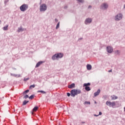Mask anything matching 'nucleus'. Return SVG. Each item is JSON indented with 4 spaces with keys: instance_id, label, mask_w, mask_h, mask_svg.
Returning a JSON list of instances; mask_svg holds the SVG:
<instances>
[{
    "instance_id": "obj_1",
    "label": "nucleus",
    "mask_w": 125,
    "mask_h": 125,
    "mask_svg": "<svg viewBox=\"0 0 125 125\" xmlns=\"http://www.w3.org/2000/svg\"><path fill=\"white\" fill-rule=\"evenodd\" d=\"M64 54L62 53H56L52 56V60L55 61V60H59V59L63 58Z\"/></svg>"
},
{
    "instance_id": "obj_44",
    "label": "nucleus",
    "mask_w": 125,
    "mask_h": 125,
    "mask_svg": "<svg viewBox=\"0 0 125 125\" xmlns=\"http://www.w3.org/2000/svg\"><path fill=\"white\" fill-rule=\"evenodd\" d=\"M0 24H1V21H0Z\"/></svg>"
},
{
    "instance_id": "obj_19",
    "label": "nucleus",
    "mask_w": 125,
    "mask_h": 125,
    "mask_svg": "<svg viewBox=\"0 0 125 125\" xmlns=\"http://www.w3.org/2000/svg\"><path fill=\"white\" fill-rule=\"evenodd\" d=\"M86 67L87 70H91V68H92V66H91V65L90 64H87Z\"/></svg>"
},
{
    "instance_id": "obj_27",
    "label": "nucleus",
    "mask_w": 125,
    "mask_h": 125,
    "mask_svg": "<svg viewBox=\"0 0 125 125\" xmlns=\"http://www.w3.org/2000/svg\"><path fill=\"white\" fill-rule=\"evenodd\" d=\"M115 53L116 54H117V55H120V53H121V51H120V50H117L115 51Z\"/></svg>"
},
{
    "instance_id": "obj_9",
    "label": "nucleus",
    "mask_w": 125,
    "mask_h": 125,
    "mask_svg": "<svg viewBox=\"0 0 125 125\" xmlns=\"http://www.w3.org/2000/svg\"><path fill=\"white\" fill-rule=\"evenodd\" d=\"M106 51L108 53H112L113 52V47L108 46L106 47Z\"/></svg>"
},
{
    "instance_id": "obj_29",
    "label": "nucleus",
    "mask_w": 125,
    "mask_h": 125,
    "mask_svg": "<svg viewBox=\"0 0 125 125\" xmlns=\"http://www.w3.org/2000/svg\"><path fill=\"white\" fill-rule=\"evenodd\" d=\"M60 26V22H59L56 26V30H57V29H58L59 28V27Z\"/></svg>"
},
{
    "instance_id": "obj_2",
    "label": "nucleus",
    "mask_w": 125,
    "mask_h": 125,
    "mask_svg": "<svg viewBox=\"0 0 125 125\" xmlns=\"http://www.w3.org/2000/svg\"><path fill=\"white\" fill-rule=\"evenodd\" d=\"M82 93V91L80 89H72L70 91L71 96L72 97H75L76 95H78V94H80Z\"/></svg>"
},
{
    "instance_id": "obj_39",
    "label": "nucleus",
    "mask_w": 125,
    "mask_h": 125,
    "mask_svg": "<svg viewBox=\"0 0 125 125\" xmlns=\"http://www.w3.org/2000/svg\"><path fill=\"white\" fill-rule=\"evenodd\" d=\"M108 72L109 73L112 72V69H110V70H108Z\"/></svg>"
},
{
    "instance_id": "obj_30",
    "label": "nucleus",
    "mask_w": 125,
    "mask_h": 125,
    "mask_svg": "<svg viewBox=\"0 0 125 125\" xmlns=\"http://www.w3.org/2000/svg\"><path fill=\"white\" fill-rule=\"evenodd\" d=\"M85 104H88V105H90V102L85 101L84 103V104L85 105Z\"/></svg>"
},
{
    "instance_id": "obj_34",
    "label": "nucleus",
    "mask_w": 125,
    "mask_h": 125,
    "mask_svg": "<svg viewBox=\"0 0 125 125\" xmlns=\"http://www.w3.org/2000/svg\"><path fill=\"white\" fill-rule=\"evenodd\" d=\"M67 96L68 97H70V96H71V93H67Z\"/></svg>"
},
{
    "instance_id": "obj_7",
    "label": "nucleus",
    "mask_w": 125,
    "mask_h": 125,
    "mask_svg": "<svg viewBox=\"0 0 125 125\" xmlns=\"http://www.w3.org/2000/svg\"><path fill=\"white\" fill-rule=\"evenodd\" d=\"M92 22V19L90 18H88L85 19L84 21V24H85V25H88L90 24V23H91Z\"/></svg>"
},
{
    "instance_id": "obj_35",
    "label": "nucleus",
    "mask_w": 125,
    "mask_h": 125,
    "mask_svg": "<svg viewBox=\"0 0 125 125\" xmlns=\"http://www.w3.org/2000/svg\"><path fill=\"white\" fill-rule=\"evenodd\" d=\"M101 115H102V112H101V111H100L98 116H101Z\"/></svg>"
},
{
    "instance_id": "obj_26",
    "label": "nucleus",
    "mask_w": 125,
    "mask_h": 125,
    "mask_svg": "<svg viewBox=\"0 0 125 125\" xmlns=\"http://www.w3.org/2000/svg\"><path fill=\"white\" fill-rule=\"evenodd\" d=\"M27 103H29V101H24L22 103V105H26Z\"/></svg>"
},
{
    "instance_id": "obj_12",
    "label": "nucleus",
    "mask_w": 125,
    "mask_h": 125,
    "mask_svg": "<svg viewBox=\"0 0 125 125\" xmlns=\"http://www.w3.org/2000/svg\"><path fill=\"white\" fill-rule=\"evenodd\" d=\"M10 75L12 76V77H15V78H20L21 77L20 74H15L13 73H10Z\"/></svg>"
},
{
    "instance_id": "obj_17",
    "label": "nucleus",
    "mask_w": 125,
    "mask_h": 125,
    "mask_svg": "<svg viewBox=\"0 0 125 125\" xmlns=\"http://www.w3.org/2000/svg\"><path fill=\"white\" fill-rule=\"evenodd\" d=\"M85 89L86 91H90L91 90L90 86H85Z\"/></svg>"
},
{
    "instance_id": "obj_32",
    "label": "nucleus",
    "mask_w": 125,
    "mask_h": 125,
    "mask_svg": "<svg viewBox=\"0 0 125 125\" xmlns=\"http://www.w3.org/2000/svg\"><path fill=\"white\" fill-rule=\"evenodd\" d=\"M29 95H25L24 96V98L25 99H27V98H29Z\"/></svg>"
},
{
    "instance_id": "obj_16",
    "label": "nucleus",
    "mask_w": 125,
    "mask_h": 125,
    "mask_svg": "<svg viewBox=\"0 0 125 125\" xmlns=\"http://www.w3.org/2000/svg\"><path fill=\"white\" fill-rule=\"evenodd\" d=\"M68 88H74L75 87V83H72L68 86Z\"/></svg>"
},
{
    "instance_id": "obj_45",
    "label": "nucleus",
    "mask_w": 125,
    "mask_h": 125,
    "mask_svg": "<svg viewBox=\"0 0 125 125\" xmlns=\"http://www.w3.org/2000/svg\"><path fill=\"white\" fill-rule=\"evenodd\" d=\"M95 104H96V103H96V101H95Z\"/></svg>"
},
{
    "instance_id": "obj_33",
    "label": "nucleus",
    "mask_w": 125,
    "mask_h": 125,
    "mask_svg": "<svg viewBox=\"0 0 125 125\" xmlns=\"http://www.w3.org/2000/svg\"><path fill=\"white\" fill-rule=\"evenodd\" d=\"M9 1V0H4V3L6 4L7 2H8Z\"/></svg>"
},
{
    "instance_id": "obj_40",
    "label": "nucleus",
    "mask_w": 125,
    "mask_h": 125,
    "mask_svg": "<svg viewBox=\"0 0 125 125\" xmlns=\"http://www.w3.org/2000/svg\"><path fill=\"white\" fill-rule=\"evenodd\" d=\"M81 123H82V124H85V122H82Z\"/></svg>"
},
{
    "instance_id": "obj_23",
    "label": "nucleus",
    "mask_w": 125,
    "mask_h": 125,
    "mask_svg": "<svg viewBox=\"0 0 125 125\" xmlns=\"http://www.w3.org/2000/svg\"><path fill=\"white\" fill-rule=\"evenodd\" d=\"M89 85H90V83H84L83 84V86H89Z\"/></svg>"
},
{
    "instance_id": "obj_3",
    "label": "nucleus",
    "mask_w": 125,
    "mask_h": 125,
    "mask_svg": "<svg viewBox=\"0 0 125 125\" xmlns=\"http://www.w3.org/2000/svg\"><path fill=\"white\" fill-rule=\"evenodd\" d=\"M28 8H29V5L27 4H23L20 7L21 11L22 12H25V11L28 10Z\"/></svg>"
},
{
    "instance_id": "obj_8",
    "label": "nucleus",
    "mask_w": 125,
    "mask_h": 125,
    "mask_svg": "<svg viewBox=\"0 0 125 125\" xmlns=\"http://www.w3.org/2000/svg\"><path fill=\"white\" fill-rule=\"evenodd\" d=\"M108 4L107 3H104L101 6V8L102 9L106 10L108 8Z\"/></svg>"
},
{
    "instance_id": "obj_37",
    "label": "nucleus",
    "mask_w": 125,
    "mask_h": 125,
    "mask_svg": "<svg viewBox=\"0 0 125 125\" xmlns=\"http://www.w3.org/2000/svg\"><path fill=\"white\" fill-rule=\"evenodd\" d=\"M55 22H58V20L57 19H55Z\"/></svg>"
},
{
    "instance_id": "obj_14",
    "label": "nucleus",
    "mask_w": 125,
    "mask_h": 125,
    "mask_svg": "<svg viewBox=\"0 0 125 125\" xmlns=\"http://www.w3.org/2000/svg\"><path fill=\"white\" fill-rule=\"evenodd\" d=\"M42 63H43V62L42 61H40V62H39L37 64H36V68H38V67H40V66H41V65H42Z\"/></svg>"
},
{
    "instance_id": "obj_6",
    "label": "nucleus",
    "mask_w": 125,
    "mask_h": 125,
    "mask_svg": "<svg viewBox=\"0 0 125 125\" xmlns=\"http://www.w3.org/2000/svg\"><path fill=\"white\" fill-rule=\"evenodd\" d=\"M106 104L109 107H112V108H115V102H111L110 101H107L106 102Z\"/></svg>"
},
{
    "instance_id": "obj_31",
    "label": "nucleus",
    "mask_w": 125,
    "mask_h": 125,
    "mask_svg": "<svg viewBox=\"0 0 125 125\" xmlns=\"http://www.w3.org/2000/svg\"><path fill=\"white\" fill-rule=\"evenodd\" d=\"M29 80H30V78H24L23 81L27 82V81H29Z\"/></svg>"
},
{
    "instance_id": "obj_41",
    "label": "nucleus",
    "mask_w": 125,
    "mask_h": 125,
    "mask_svg": "<svg viewBox=\"0 0 125 125\" xmlns=\"http://www.w3.org/2000/svg\"><path fill=\"white\" fill-rule=\"evenodd\" d=\"M88 8H91V6L89 5V6H88Z\"/></svg>"
},
{
    "instance_id": "obj_43",
    "label": "nucleus",
    "mask_w": 125,
    "mask_h": 125,
    "mask_svg": "<svg viewBox=\"0 0 125 125\" xmlns=\"http://www.w3.org/2000/svg\"><path fill=\"white\" fill-rule=\"evenodd\" d=\"M13 70H16V68H13Z\"/></svg>"
},
{
    "instance_id": "obj_10",
    "label": "nucleus",
    "mask_w": 125,
    "mask_h": 125,
    "mask_svg": "<svg viewBox=\"0 0 125 125\" xmlns=\"http://www.w3.org/2000/svg\"><path fill=\"white\" fill-rule=\"evenodd\" d=\"M101 91V90L100 89H98L97 92L94 93V97H96V96H98V95H99V94H100Z\"/></svg>"
},
{
    "instance_id": "obj_28",
    "label": "nucleus",
    "mask_w": 125,
    "mask_h": 125,
    "mask_svg": "<svg viewBox=\"0 0 125 125\" xmlns=\"http://www.w3.org/2000/svg\"><path fill=\"white\" fill-rule=\"evenodd\" d=\"M35 97V95H32L30 97H29V99H30L32 100V99H34V98Z\"/></svg>"
},
{
    "instance_id": "obj_21",
    "label": "nucleus",
    "mask_w": 125,
    "mask_h": 125,
    "mask_svg": "<svg viewBox=\"0 0 125 125\" xmlns=\"http://www.w3.org/2000/svg\"><path fill=\"white\" fill-rule=\"evenodd\" d=\"M35 87H36V85L35 84L31 85L29 86V89H33V88H35Z\"/></svg>"
},
{
    "instance_id": "obj_13",
    "label": "nucleus",
    "mask_w": 125,
    "mask_h": 125,
    "mask_svg": "<svg viewBox=\"0 0 125 125\" xmlns=\"http://www.w3.org/2000/svg\"><path fill=\"white\" fill-rule=\"evenodd\" d=\"M115 108H118V107H120L121 106V104L119 102H115Z\"/></svg>"
},
{
    "instance_id": "obj_36",
    "label": "nucleus",
    "mask_w": 125,
    "mask_h": 125,
    "mask_svg": "<svg viewBox=\"0 0 125 125\" xmlns=\"http://www.w3.org/2000/svg\"><path fill=\"white\" fill-rule=\"evenodd\" d=\"M68 8V6L67 5H65L64 6V9H67V8Z\"/></svg>"
},
{
    "instance_id": "obj_42",
    "label": "nucleus",
    "mask_w": 125,
    "mask_h": 125,
    "mask_svg": "<svg viewBox=\"0 0 125 125\" xmlns=\"http://www.w3.org/2000/svg\"><path fill=\"white\" fill-rule=\"evenodd\" d=\"M80 40H83V38H79V41H80Z\"/></svg>"
},
{
    "instance_id": "obj_22",
    "label": "nucleus",
    "mask_w": 125,
    "mask_h": 125,
    "mask_svg": "<svg viewBox=\"0 0 125 125\" xmlns=\"http://www.w3.org/2000/svg\"><path fill=\"white\" fill-rule=\"evenodd\" d=\"M38 93L41 92V93H42L43 94H45L46 93V92L43 91V90H39L37 91Z\"/></svg>"
},
{
    "instance_id": "obj_24",
    "label": "nucleus",
    "mask_w": 125,
    "mask_h": 125,
    "mask_svg": "<svg viewBox=\"0 0 125 125\" xmlns=\"http://www.w3.org/2000/svg\"><path fill=\"white\" fill-rule=\"evenodd\" d=\"M38 109H39L38 106H35L33 109V111H34V112H36V111H38Z\"/></svg>"
},
{
    "instance_id": "obj_38",
    "label": "nucleus",
    "mask_w": 125,
    "mask_h": 125,
    "mask_svg": "<svg viewBox=\"0 0 125 125\" xmlns=\"http://www.w3.org/2000/svg\"><path fill=\"white\" fill-rule=\"evenodd\" d=\"M94 117H98L99 115H96V114H94Z\"/></svg>"
},
{
    "instance_id": "obj_5",
    "label": "nucleus",
    "mask_w": 125,
    "mask_h": 125,
    "mask_svg": "<svg viewBox=\"0 0 125 125\" xmlns=\"http://www.w3.org/2000/svg\"><path fill=\"white\" fill-rule=\"evenodd\" d=\"M123 19V14L120 13L115 16L114 20L115 21H120Z\"/></svg>"
},
{
    "instance_id": "obj_11",
    "label": "nucleus",
    "mask_w": 125,
    "mask_h": 125,
    "mask_svg": "<svg viewBox=\"0 0 125 125\" xmlns=\"http://www.w3.org/2000/svg\"><path fill=\"white\" fill-rule=\"evenodd\" d=\"M24 31H26V29L23 28L22 26H21L18 28V33H20V32H23Z\"/></svg>"
},
{
    "instance_id": "obj_25",
    "label": "nucleus",
    "mask_w": 125,
    "mask_h": 125,
    "mask_svg": "<svg viewBox=\"0 0 125 125\" xmlns=\"http://www.w3.org/2000/svg\"><path fill=\"white\" fill-rule=\"evenodd\" d=\"M29 91H30V90H29V89H27V90L24 91L22 93V94H23V95H26V93H28V92H29Z\"/></svg>"
},
{
    "instance_id": "obj_4",
    "label": "nucleus",
    "mask_w": 125,
    "mask_h": 125,
    "mask_svg": "<svg viewBox=\"0 0 125 125\" xmlns=\"http://www.w3.org/2000/svg\"><path fill=\"white\" fill-rule=\"evenodd\" d=\"M47 9V6L46 4L43 3L41 4L40 6V12H44Z\"/></svg>"
},
{
    "instance_id": "obj_20",
    "label": "nucleus",
    "mask_w": 125,
    "mask_h": 125,
    "mask_svg": "<svg viewBox=\"0 0 125 125\" xmlns=\"http://www.w3.org/2000/svg\"><path fill=\"white\" fill-rule=\"evenodd\" d=\"M78 3H83L84 0H76Z\"/></svg>"
},
{
    "instance_id": "obj_18",
    "label": "nucleus",
    "mask_w": 125,
    "mask_h": 125,
    "mask_svg": "<svg viewBox=\"0 0 125 125\" xmlns=\"http://www.w3.org/2000/svg\"><path fill=\"white\" fill-rule=\"evenodd\" d=\"M3 30L4 31H7V30H8V24L6 25L5 26H4Z\"/></svg>"
},
{
    "instance_id": "obj_15",
    "label": "nucleus",
    "mask_w": 125,
    "mask_h": 125,
    "mask_svg": "<svg viewBox=\"0 0 125 125\" xmlns=\"http://www.w3.org/2000/svg\"><path fill=\"white\" fill-rule=\"evenodd\" d=\"M111 98L112 100H116V99H118V96L113 95L112 96H111Z\"/></svg>"
}]
</instances>
